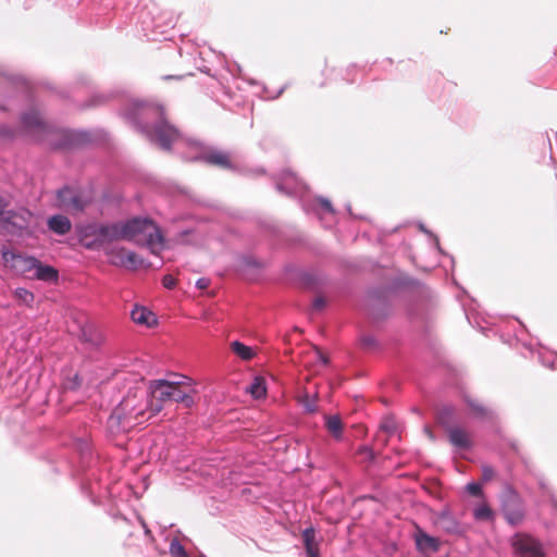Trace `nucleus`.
Here are the masks:
<instances>
[{
  "instance_id": "obj_1",
  "label": "nucleus",
  "mask_w": 557,
  "mask_h": 557,
  "mask_svg": "<svg viewBox=\"0 0 557 557\" xmlns=\"http://www.w3.org/2000/svg\"><path fill=\"white\" fill-rule=\"evenodd\" d=\"M150 395L143 387L131 388L108 419L112 433L128 432L154 414H151Z\"/></svg>"
},
{
  "instance_id": "obj_2",
  "label": "nucleus",
  "mask_w": 557,
  "mask_h": 557,
  "mask_svg": "<svg viewBox=\"0 0 557 557\" xmlns=\"http://www.w3.org/2000/svg\"><path fill=\"white\" fill-rule=\"evenodd\" d=\"M148 393L151 398V414H157L169 401L181 403L185 408L194 405L196 393L190 379L183 376L180 381L153 380L149 382Z\"/></svg>"
},
{
  "instance_id": "obj_3",
  "label": "nucleus",
  "mask_w": 557,
  "mask_h": 557,
  "mask_svg": "<svg viewBox=\"0 0 557 557\" xmlns=\"http://www.w3.org/2000/svg\"><path fill=\"white\" fill-rule=\"evenodd\" d=\"M124 224L126 240L148 247L153 255H159L163 250L164 236L152 220L135 218Z\"/></svg>"
},
{
  "instance_id": "obj_4",
  "label": "nucleus",
  "mask_w": 557,
  "mask_h": 557,
  "mask_svg": "<svg viewBox=\"0 0 557 557\" xmlns=\"http://www.w3.org/2000/svg\"><path fill=\"white\" fill-rule=\"evenodd\" d=\"M58 206L67 212H82L88 205V200L83 196L82 191L63 187L57 194Z\"/></svg>"
},
{
  "instance_id": "obj_5",
  "label": "nucleus",
  "mask_w": 557,
  "mask_h": 557,
  "mask_svg": "<svg viewBox=\"0 0 557 557\" xmlns=\"http://www.w3.org/2000/svg\"><path fill=\"white\" fill-rule=\"evenodd\" d=\"M511 545L518 557H544L542 545L528 534H516Z\"/></svg>"
},
{
  "instance_id": "obj_6",
  "label": "nucleus",
  "mask_w": 557,
  "mask_h": 557,
  "mask_svg": "<svg viewBox=\"0 0 557 557\" xmlns=\"http://www.w3.org/2000/svg\"><path fill=\"white\" fill-rule=\"evenodd\" d=\"M125 224L115 223L109 225H100L94 231L95 240L87 244V247L103 246L114 240L125 239Z\"/></svg>"
},
{
  "instance_id": "obj_7",
  "label": "nucleus",
  "mask_w": 557,
  "mask_h": 557,
  "mask_svg": "<svg viewBox=\"0 0 557 557\" xmlns=\"http://www.w3.org/2000/svg\"><path fill=\"white\" fill-rule=\"evenodd\" d=\"M2 258L12 270L29 277L38 267V259L24 255L3 252Z\"/></svg>"
},
{
  "instance_id": "obj_8",
  "label": "nucleus",
  "mask_w": 557,
  "mask_h": 557,
  "mask_svg": "<svg viewBox=\"0 0 557 557\" xmlns=\"http://www.w3.org/2000/svg\"><path fill=\"white\" fill-rule=\"evenodd\" d=\"M161 121L150 132V136L163 149H170L171 144L178 137L177 129L163 120V110L160 111Z\"/></svg>"
},
{
  "instance_id": "obj_9",
  "label": "nucleus",
  "mask_w": 557,
  "mask_h": 557,
  "mask_svg": "<svg viewBox=\"0 0 557 557\" xmlns=\"http://www.w3.org/2000/svg\"><path fill=\"white\" fill-rule=\"evenodd\" d=\"M107 253L110 257V262L116 267H124L126 269L135 270L141 267L144 263L137 253L123 247L112 248Z\"/></svg>"
},
{
  "instance_id": "obj_10",
  "label": "nucleus",
  "mask_w": 557,
  "mask_h": 557,
  "mask_svg": "<svg viewBox=\"0 0 557 557\" xmlns=\"http://www.w3.org/2000/svg\"><path fill=\"white\" fill-rule=\"evenodd\" d=\"M447 434L449 443L459 449H470L473 445L471 433L462 426H451Z\"/></svg>"
},
{
  "instance_id": "obj_11",
  "label": "nucleus",
  "mask_w": 557,
  "mask_h": 557,
  "mask_svg": "<svg viewBox=\"0 0 557 557\" xmlns=\"http://www.w3.org/2000/svg\"><path fill=\"white\" fill-rule=\"evenodd\" d=\"M33 220V214L27 209H20L17 211H8L4 215V222L11 225L14 230H25L29 226Z\"/></svg>"
},
{
  "instance_id": "obj_12",
  "label": "nucleus",
  "mask_w": 557,
  "mask_h": 557,
  "mask_svg": "<svg viewBox=\"0 0 557 557\" xmlns=\"http://www.w3.org/2000/svg\"><path fill=\"white\" fill-rule=\"evenodd\" d=\"M203 161L212 166H216L224 170L233 169L232 157L228 152L213 150L203 154Z\"/></svg>"
},
{
  "instance_id": "obj_13",
  "label": "nucleus",
  "mask_w": 557,
  "mask_h": 557,
  "mask_svg": "<svg viewBox=\"0 0 557 557\" xmlns=\"http://www.w3.org/2000/svg\"><path fill=\"white\" fill-rule=\"evenodd\" d=\"M132 320L139 325L152 327L157 324L156 314L145 307L136 306L131 312Z\"/></svg>"
},
{
  "instance_id": "obj_14",
  "label": "nucleus",
  "mask_w": 557,
  "mask_h": 557,
  "mask_svg": "<svg viewBox=\"0 0 557 557\" xmlns=\"http://www.w3.org/2000/svg\"><path fill=\"white\" fill-rule=\"evenodd\" d=\"M504 516L508 523L517 525L524 519V509L518 502H511L506 504L504 508Z\"/></svg>"
},
{
  "instance_id": "obj_15",
  "label": "nucleus",
  "mask_w": 557,
  "mask_h": 557,
  "mask_svg": "<svg viewBox=\"0 0 557 557\" xmlns=\"http://www.w3.org/2000/svg\"><path fill=\"white\" fill-rule=\"evenodd\" d=\"M48 227L55 234L65 235L71 231L72 223L66 216L58 214L48 220Z\"/></svg>"
},
{
  "instance_id": "obj_16",
  "label": "nucleus",
  "mask_w": 557,
  "mask_h": 557,
  "mask_svg": "<svg viewBox=\"0 0 557 557\" xmlns=\"http://www.w3.org/2000/svg\"><path fill=\"white\" fill-rule=\"evenodd\" d=\"M29 277L45 282H55L58 281L59 273L58 270L53 267L44 265L40 261H38V267H36L35 272Z\"/></svg>"
},
{
  "instance_id": "obj_17",
  "label": "nucleus",
  "mask_w": 557,
  "mask_h": 557,
  "mask_svg": "<svg viewBox=\"0 0 557 557\" xmlns=\"http://www.w3.org/2000/svg\"><path fill=\"white\" fill-rule=\"evenodd\" d=\"M306 553L309 557H319V546L315 542V532L313 528H307L301 534Z\"/></svg>"
},
{
  "instance_id": "obj_18",
  "label": "nucleus",
  "mask_w": 557,
  "mask_h": 557,
  "mask_svg": "<svg viewBox=\"0 0 557 557\" xmlns=\"http://www.w3.org/2000/svg\"><path fill=\"white\" fill-rule=\"evenodd\" d=\"M471 412L480 419H490L492 417V410L481 403L479 399L467 396L465 398Z\"/></svg>"
},
{
  "instance_id": "obj_19",
  "label": "nucleus",
  "mask_w": 557,
  "mask_h": 557,
  "mask_svg": "<svg viewBox=\"0 0 557 557\" xmlns=\"http://www.w3.org/2000/svg\"><path fill=\"white\" fill-rule=\"evenodd\" d=\"M230 347L231 350L242 360L249 361L256 356V351L242 342L234 341L230 344Z\"/></svg>"
},
{
  "instance_id": "obj_20",
  "label": "nucleus",
  "mask_w": 557,
  "mask_h": 557,
  "mask_svg": "<svg viewBox=\"0 0 557 557\" xmlns=\"http://www.w3.org/2000/svg\"><path fill=\"white\" fill-rule=\"evenodd\" d=\"M22 122L28 129L41 128L44 126V121L40 116V113L35 109L25 112L22 116Z\"/></svg>"
},
{
  "instance_id": "obj_21",
  "label": "nucleus",
  "mask_w": 557,
  "mask_h": 557,
  "mask_svg": "<svg viewBox=\"0 0 557 557\" xmlns=\"http://www.w3.org/2000/svg\"><path fill=\"white\" fill-rule=\"evenodd\" d=\"M325 426L332 436L341 440L343 435V422L338 416L325 417Z\"/></svg>"
},
{
  "instance_id": "obj_22",
  "label": "nucleus",
  "mask_w": 557,
  "mask_h": 557,
  "mask_svg": "<svg viewBox=\"0 0 557 557\" xmlns=\"http://www.w3.org/2000/svg\"><path fill=\"white\" fill-rule=\"evenodd\" d=\"M247 391L255 397L256 399H260L265 396L267 387L265 381L261 376H256L251 385L247 388Z\"/></svg>"
},
{
  "instance_id": "obj_23",
  "label": "nucleus",
  "mask_w": 557,
  "mask_h": 557,
  "mask_svg": "<svg viewBox=\"0 0 557 557\" xmlns=\"http://www.w3.org/2000/svg\"><path fill=\"white\" fill-rule=\"evenodd\" d=\"M417 546L420 549H432L437 550L438 549V543L437 540L428 535L426 533H419L417 536Z\"/></svg>"
},
{
  "instance_id": "obj_24",
  "label": "nucleus",
  "mask_w": 557,
  "mask_h": 557,
  "mask_svg": "<svg viewBox=\"0 0 557 557\" xmlns=\"http://www.w3.org/2000/svg\"><path fill=\"white\" fill-rule=\"evenodd\" d=\"M473 516L476 520L485 521L492 519L493 511L487 504H482L474 509Z\"/></svg>"
},
{
  "instance_id": "obj_25",
  "label": "nucleus",
  "mask_w": 557,
  "mask_h": 557,
  "mask_svg": "<svg viewBox=\"0 0 557 557\" xmlns=\"http://www.w3.org/2000/svg\"><path fill=\"white\" fill-rule=\"evenodd\" d=\"M14 297L22 304L30 306L34 301V295L29 290L25 288H16L14 292Z\"/></svg>"
},
{
  "instance_id": "obj_26",
  "label": "nucleus",
  "mask_w": 557,
  "mask_h": 557,
  "mask_svg": "<svg viewBox=\"0 0 557 557\" xmlns=\"http://www.w3.org/2000/svg\"><path fill=\"white\" fill-rule=\"evenodd\" d=\"M170 554L172 557H188L184 546L177 540L171 542Z\"/></svg>"
},
{
  "instance_id": "obj_27",
  "label": "nucleus",
  "mask_w": 557,
  "mask_h": 557,
  "mask_svg": "<svg viewBox=\"0 0 557 557\" xmlns=\"http://www.w3.org/2000/svg\"><path fill=\"white\" fill-rule=\"evenodd\" d=\"M481 471H482L481 480L484 483L490 482L495 478V474H496L495 470L493 469V467H491L488 465H482Z\"/></svg>"
},
{
  "instance_id": "obj_28",
  "label": "nucleus",
  "mask_w": 557,
  "mask_h": 557,
  "mask_svg": "<svg viewBox=\"0 0 557 557\" xmlns=\"http://www.w3.org/2000/svg\"><path fill=\"white\" fill-rule=\"evenodd\" d=\"M357 454L361 456L364 460L372 461L374 459L373 450L368 446H361L358 448Z\"/></svg>"
},
{
  "instance_id": "obj_29",
  "label": "nucleus",
  "mask_w": 557,
  "mask_h": 557,
  "mask_svg": "<svg viewBox=\"0 0 557 557\" xmlns=\"http://www.w3.org/2000/svg\"><path fill=\"white\" fill-rule=\"evenodd\" d=\"M162 285L168 289H172L176 286V278L171 274H166L162 278Z\"/></svg>"
},
{
  "instance_id": "obj_30",
  "label": "nucleus",
  "mask_w": 557,
  "mask_h": 557,
  "mask_svg": "<svg viewBox=\"0 0 557 557\" xmlns=\"http://www.w3.org/2000/svg\"><path fill=\"white\" fill-rule=\"evenodd\" d=\"M468 492L473 496H480L482 493V487L479 483H470L467 485Z\"/></svg>"
},
{
  "instance_id": "obj_31",
  "label": "nucleus",
  "mask_w": 557,
  "mask_h": 557,
  "mask_svg": "<svg viewBox=\"0 0 557 557\" xmlns=\"http://www.w3.org/2000/svg\"><path fill=\"white\" fill-rule=\"evenodd\" d=\"M314 352H315V356L317 358L324 364H329L330 360L327 358V356L325 354L322 352L321 349H319L318 347H314Z\"/></svg>"
},
{
  "instance_id": "obj_32",
  "label": "nucleus",
  "mask_w": 557,
  "mask_h": 557,
  "mask_svg": "<svg viewBox=\"0 0 557 557\" xmlns=\"http://www.w3.org/2000/svg\"><path fill=\"white\" fill-rule=\"evenodd\" d=\"M210 285V280L207 278V277H201L197 281L196 283V286L199 288V289H206L208 288Z\"/></svg>"
},
{
  "instance_id": "obj_33",
  "label": "nucleus",
  "mask_w": 557,
  "mask_h": 557,
  "mask_svg": "<svg viewBox=\"0 0 557 557\" xmlns=\"http://www.w3.org/2000/svg\"><path fill=\"white\" fill-rule=\"evenodd\" d=\"M319 203L325 211L333 212L332 203L330 200L321 198L319 199Z\"/></svg>"
},
{
  "instance_id": "obj_34",
  "label": "nucleus",
  "mask_w": 557,
  "mask_h": 557,
  "mask_svg": "<svg viewBox=\"0 0 557 557\" xmlns=\"http://www.w3.org/2000/svg\"><path fill=\"white\" fill-rule=\"evenodd\" d=\"M325 306V299L323 297H317L313 300V308L317 310L322 309Z\"/></svg>"
},
{
  "instance_id": "obj_35",
  "label": "nucleus",
  "mask_w": 557,
  "mask_h": 557,
  "mask_svg": "<svg viewBox=\"0 0 557 557\" xmlns=\"http://www.w3.org/2000/svg\"><path fill=\"white\" fill-rule=\"evenodd\" d=\"M382 428H383L384 430H386V431H389V424H386V425L384 424Z\"/></svg>"
},
{
  "instance_id": "obj_36",
  "label": "nucleus",
  "mask_w": 557,
  "mask_h": 557,
  "mask_svg": "<svg viewBox=\"0 0 557 557\" xmlns=\"http://www.w3.org/2000/svg\"><path fill=\"white\" fill-rule=\"evenodd\" d=\"M382 428H383L384 430H386V431H389V424H386V425L384 424Z\"/></svg>"
},
{
  "instance_id": "obj_37",
  "label": "nucleus",
  "mask_w": 557,
  "mask_h": 557,
  "mask_svg": "<svg viewBox=\"0 0 557 557\" xmlns=\"http://www.w3.org/2000/svg\"><path fill=\"white\" fill-rule=\"evenodd\" d=\"M308 410L312 412L314 411V408L309 407Z\"/></svg>"
}]
</instances>
